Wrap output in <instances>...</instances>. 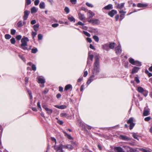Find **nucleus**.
Listing matches in <instances>:
<instances>
[{
	"label": "nucleus",
	"instance_id": "1",
	"mask_svg": "<svg viewBox=\"0 0 152 152\" xmlns=\"http://www.w3.org/2000/svg\"><path fill=\"white\" fill-rule=\"evenodd\" d=\"M95 61L94 63V67L92 70V75L87 82L88 85H89L93 80L99 77L98 75L100 71L99 60L98 56H95Z\"/></svg>",
	"mask_w": 152,
	"mask_h": 152
},
{
	"label": "nucleus",
	"instance_id": "2",
	"mask_svg": "<svg viewBox=\"0 0 152 152\" xmlns=\"http://www.w3.org/2000/svg\"><path fill=\"white\" fill-rule=\"evenodd\" d=\"M29 40L28 37L24 36L21 39V44L20 47L23 50H27L29 51L31 49V46H30L29 48H28V42Z\"/></svg>",
	"mask_w": 152,
	"mask_h": 152
},
{
	"label": "nucleus",
	"instance_id": "3",
	"mask_svg": "<svg viewBox=\"0 0 152 152\" xmlns=\"http://www.w3.org/2000/svg\"><path fill=\"white\" fill-rule=\"evenodd\" d=\"M94 55L92 54H90V52L88 53V56L87 59V65L86 67L88 66H91L92 62L93 60Z\"/></svg>",
	"mask_w": 152,
	"mask_h": 152
},
{
	"label": "nucleus",
	"instance_id": "4",
	"mask_svg": "<svg viewBox=\"0 0 152 152\" xmlns=\"http://www.w3.org/2000/svg\"><path fill=\"white\" fill-rule=\"evenodd\" d=\"M127 123L130 124L129 129L130 130L132 129L135 125V124L133 123V118L132 117L130 118L127 121Z\"/></svg>",
	"mask_w": 152,
	"mask_h": 152
},
{
	"label": "nucleus",
	"instance_id": "5",
	"mask_svg": "<svg viewBox=\"0 0 152 152\" xmlns=\"http://www.w3.org/2000/svg\"><path fill=\"white\" fill-rule=\"evenodd\" d=\"M115 50L117 55H120L121 54L122 52V50L120 44L119 45L115 48Z\"/></svg>",
	"mask_w": 152,
	"mask_h": 152
},
{
	"label": "nucleus",
	"instance_id": "6",
	"mask_svg": "<svg viewBox=\"0 0 152 152\" xmlns=\"http://www.w3.org/2000/svg\"><path fill=\"white\" fill-rule=\"evenodd\" d=\"M117 13V11L116 10H112L111 11L108 12V15L111 17H113L114 15Z\"/></svg>",
	"mask_w": 152,
	"mask_h": 152
},
{
	"label": "nucleus",
	"instance_id": "7",
	"mask_svg": "<svg viewBox=\"0 0 152 152\" xmlns=\"http://www.w3.org/2000/svg\"><path fill=\"white\" fill-rule=\"evenodd\" d=\"M29 14L30 11H29L26 10L24 11V15L23 17V19L24 20H25L27 19Z\"/></svg>",
	"mask_w": 152,
	"mask_h": 152
},
{
	"label": "nucleus",
	"instance_id": "8",
	"mask_svg": "<svg viewBox=\"0 0 152 152\" xmlns=\"http://www.w3.org/2000/svg\"><path fill=\"white\" fill-rule=\"evenodd\" d=\"M102 48L104 50L108 51L109 50V44L107 43L103 45H102Z\"/></svg>",
	"mask_w": 152,
	"mask_h": 152
},
{
	"label": "nucleus",
	"instance_id": "9",
	"mask_svg": "<svg viewBox=\"0 0 152 152\" xmlns=\"http://www.w3.org/2000/svg\"><path fill=\"white\" fill-rule=\"evenodd\" d=\"M113 8V5L111 4H110L104 7L103 8V9L107 10H109L112 9Z\"/></svg>",
	"mask_w": 152,
	"mask_h": 152
},
{
	"label": "nucleus",
	"instance_id": "10",
	"mask_svg": "<svg viewBox=\"0 0 152 152\" xmlns=\"http://www.w3.org/2000/svg\"><path fill=\"white\" fill-rule=\"evenodd\" d=\"M54 149L56 150L57 151L58 150H60L61 151H63L62 150V145H60L58 146H56V145H55L54 146Z\"/></svg>",
	"mask_w": 152,
	"mask_h": 152
},
{
	"label": "nucleus",
	"instance_id": "11",
	"mask_svg": "<svg viewBox=\"0 0 152 152\" xmlns=\"http://www.w3.org/2000/svg\"><path fill=\"white\" fill-rule=\"evenodd\" d=\"M140 69V68L136 66H134L132 69V74H134L137 72Z\"/></svg>",
	"mask_w": 152,
	"mask_h": 152
},
{
	"label": "nucleus",
	"instance_id": "12",
	"mask_svg": "<svg viewBox=\"0 0 152 152\" xmlns=\"http://www.w3.org/2000/svg\"><path fill=\"white\" fill-rule=\"evenodd\" d=\"M115 4H117L116 7L117 8L121 9L124 7L125 3H123L121 4H119V3H116Z\"/></svg>",
	"mask_w": 152,
	"mask_h": 152
},
{
	"label": "nucleus",
	"instance_id": "13",
	"mask_svg": "<svg viewBox=\"0 0 152 152\" xmlns=\"http://www.w3.org/2000/svg\"><path fill=\"white\" fill-rule=\"evenodd\" d=\"M39 7L41 9H45V2L43 1H41L39 4Z\"/></svg>",
	"mask_w": 152,
	"mask_h": 152
},
{
	"label": "nucleus",
	"instance_id": "14",
	"mask_svg": "<svg viewBox=\"0 0 152 152\" xmlns=\"http://www.w3.org/2000/svg\"><path fill=\"white\" fill-rule=\"evenodd\" d=\"M120 138L124 140H129V138L126 136L121 135L120 136Z\"/></svg>",
	"mask_w": 152,
	"mask_h": 152
},
{
	"label": "nucleus",
	"instance_id": "15",
	"mask_svg": "<svg viewBox=\"0 0 152 152\" xmlns=\"http://www.w3.org/2000/svg\"><path fill=\"white\" fill-rule=\"evenodd\" d=\"M55 107L56 108L61 109H64L66 107V106L65 105H61L60 106L55 105Z\"/></svg>",
	"mask_w": 152,
	"mask_h": 152
},
{
	"label": "nucleus",
	"instance_id": "16",
	"mask_svg": "<svg viewBox=\"0 0 152 152\" xmlns=\"http://www.w3.org/2000/svg\"><path fill=\"white\" fill-rule=\"evenodd\" d=\"M45 82V80L44 78H38V83H39L44 84Z\"/></svg>",
	"mask_w": 152,
	"mask_h": 152
},
{
	"label": "nucleus",
	"instance_id": "17",
	"mask_svg": "<svg viewBox=\"0 0 152 152\" xmlns=\"http://www.w3.org/2000/svg\"><path fill=\"white\" fill-rule=\"evenodd\" d=\"M78 15L80 19L81 20H83L85 18L84 15L81 13H78Z\"/></svg>",
	"mask_w": 152,
	"mask_h": 152
},
{
	"label": "nucleus",
	"instance_id": "18",
	"mask_svg": "<svg viewBox=\"0 0 152 152\" xmlns=\"http://www.w3.org/2000/svg\"><path fill=\"white\" fill-rule=\"evenodd\" d=\"M100 22L98 19H93V24H99Z\"/></svg>",
	"mask_w": 152,
	"mask_h": 152
},
{
	"label": "nucleus",
	"instance_id": "19",
	"mask_svg": "<svg viewBox=\"0 0 152 152\" xmlns=\"http://www.w3.org/2000/svg\"><path fill=\"white\" fill-rule=\"evenodd\" d=\"M148 6V5L146 4H143L142 3H139L137 4V6L139 7H146Z\"/></svg>",
	"mask_w": 152,
	"mask_h": 152
},
{
	"label": "nucleus",
	"instance_id": "20",
	"mask_svg": "<svg viewBox=\"0 0 152 152\" xmlns=\"http://www.w3.org/2000/svg\"><path fill=\"white\" fill-rule=\"evenodd\" d=\"M39 23L33 26V28L35 31H37V28H39Z\"/></svg>",
	"mask_w": 152,
	"mask_h": 152
},
{
	"label": "nucleus",
	"instance_id": "21",
	"mask_svg": "<svg viewBox=\"0 0 152 152\" xmlns=\"http://www.w3.org/2000/svg\"><path fill=\"white\" fill-rule=\"evenodd\" d=\"M133 65H136L138 66H141L142 65L141 63L138 61H135Z\"/></svg>",
	"mask_w": 152,
	"mask_h": 152
},
{
	"label": "nucleus",
	"instance_id": "22",
	"mask_svg": "<svg viewBox=\"0 0 152 152\" xmlns=\"http://www.w3.org/2000/svg\"><path fill=\"white\" fill-rule=\"evenodd\" d=\"M115 43L114 42H111L109 44V48L111 49H113L115 47Z\"/></svg>",
	"mask_w": 152,
	"mask_h": 152
},
{
	"label": "nucleus",
	"instance_id": "23",
	"mask_svg": "<svg viewBox=\"0 0 152 152\" xmlns=\"http://www.w3.org/2000/svg\"><path fill=\"white\" fill-rule=\"evenodd\" d=\"M68 19L70 22H75V19L73 16L68 17Z\"/></svg>",
	"mask_w": 152,
	"mask_h": 152
},
{
	"label": "nucleus",
	"instance_id": "24",
	"mask_svg": "<svg viewBox=\"0 0 152 152\" xmlns=\"http://www.w3.org/2000/svg\"><path fill=\"white\" fill-rule=\"evenodd\" d=\"M137 90L140 93H142L144 90L143 88L141 87H139L137 88Z\"/></svg>",
	"mask_w": 152,
	"mask_h": 152
},
{
	"label": "nucleus",
	"instance_id": "25",
	"mask_svg": "<svg viewBox=\"0 0 152 152\" xmlns=\"http://www.w3.org/2000/svg\"><path fill=\"white\" fill-rule=\"evenodd\" d=\"M37 11V10L34 7H32L31 9V13H36Z\"/></svg>",
	"mask_w": 152,
	"mask_h": 152
},
{
	"label": "nucleus",
	"instance_id": "26",
	"mask_svg": "<svg viewBox=\"0 0 152 152\" xmlns=\"http://www.w3.org/2000/svg\"><path fill=\"white\" fill-rule=\"evenodd\" d=\"M93 38L96 42H98L99 41V38L97 36H93Z\"/></svg>",
	"mask_w": 152,
	"mask_h": 152
},
{
	"label": "nucleus",
	"instance_id": "27",
	"mask_svg": "<svg viewBox=\"0 0 152 152\" xmlns=\"http://www.w3.org/2000/svg\"><path fill=\"white\" fill-rule=\"evenodd\" d=\"M129 61L130 63L133 65L135 61L134 60V59L132 58H130L129 59Z\"/></svg>",
	"mask_w": 152,
	"mask_h": 152
},
{
	"label": "nucleus",
	"instance_id": "28",
	"mask_svg": "<svg viewBox=\"0 0 152 152\" xmlns=\"http://www.w3.org/2000/svg\"><path fill=\"white\" fill-rule=\"evenodd\" d=\"M47 111V113L48 114L50 115L53 112V110L52 109H49L48 108L45 110Z\"/></svg>",
	"mask_w": 152,
	"mask_h": 152
},
{
	"label": "nucleus",
	"instance_id": "29",
	"mask_svg": "<svg viewBox=\"0 0 152 152\" xmlns=\"http://www.w3.org/2000/svg\"><path fill=\"white\" fill-rule=\"evenodd\" d=\"M64 133V134L65 136H67V137L69 140H72L73 139L72 137L69 135L68 134L66 133L65 132H63Z\"/></svg>",
	"mask_w": 152,
	"mask_h": 152
},
{
	"label": "nucleus",
	"instance_id": "30",
	"mask_svg": "<svg viewBox=\"0 0 152 152\" xmlns=\"http://www.w3.org/2000/svg\"><path fill=\"white\" fill-rule=\"evenodd\" d=\"M125 148L126 149H127V150L128 151H129L130 152H132L134 151V150L133 149H132L131 148H129L128 146H126L125 147Z\"/></svg>",
	"mask_w": 152,
	"mask_h": 152
},
{
	"label": "nucleus",
	"instance_id": "31",
	"mask_svg": "<svg viewBox=\"0 0 152 152\" xmlns=\"http://www.w3.org/2000/svg\"><path fill=\"white\" fill-rule=\"evenodd\" d=\"M145 73L148 75L149 77H151L152 76V73L149 72V71L147 69L145 71Z\"/></svg>",
	"mask_w": 152,
	"mask_h": 152
},
{
	"label": "nucleus",
	"instance_id": "32",
	"mask_svg": "<svg viewBox=\"0 0 152 152\" xmlns=\"http://www.w3.org/2000/svg\"><path fill=\"white\" fill-rule=\"evenodd\" d=\"M4 37L6 39H9L11 37V36L9 34H6L5 35Z\"/></svg>",
	"mask_w": 152,
	"mask_h": 152
},
{
	"label": "nucleus",
	"instance_id": "33",
	"mask_svg": "<svg viewBox=\"0 0 152 152\" xmlns=\"http://www.w3.org/2000/svg\"><path fill=\"white\" fill-rule=\"evenodd\" d=\"M27 91L28 92V94L29 95V97L30 99H32V94L31 91L29 90L28 89H27Z\"/></svg>",
	"mask_w": 152,
	"mask_h": 152
},
{
	"label": "nucleus",
	"instance_id": "34",
	"mask_svg": "<svg viewBox=\"0 0 152 152\" xmlns=\"http://www.w3.org/2000/svg\"><path fill=\"white\" fill-rule=\"evenodd\" d=\"M38 51L37 49V48H32L31 50V53H35Z\"/></svg>",
	"mask_w": 152,
	"mask_h": 152
},
{
	"label": "nucleus",
	"instance_id": "35",
	"mask_svg": "<svg viewBox=\"0 0 152 152\" xmlns=\"http://www.w3.org/2000/svg\"><path fill=\"white\" fill-rule=\"evenodd\" d=\"M89 17L90 18H92L95 15L94 13L92 12L91 11H90L89 12Z\"/></svg>",
	"mask_w": 152,
	"mask_h": 152
},
{
	"label": "nucleus",
	"instance_id": "36",
	"mask_svg": "<svg viewBox=\"0 0 152 152\" xmlns=\"http://www.w3.org/2000/svg\"><path fill=\"white\" fill-rule=\"evenodd\" d=\"M10 41L12 44H14L15 43V38L14 37L10 39Z\"/></svg>",
	"mask_w": 152,
	"mask_h": 152
},
{
	"label": "nucleus",
	"instance_id": "37",
	"mask_svg": "<svg viewBox=\"0 0 152 152\" xmlns=\"http://www.w3.org/2000/svg\"><path fill=\"white\" fill-rule=\"evenodd\" d=\"M83 33L85 35H86V36L88 37H90L91 36V34H89L87 31H83Z\"/></svg>",
	"mask_w": 152,
	"mask_h": 152
},
{
	"label": "nucleus",
	"instance_id": "38",
	"mask_svg": "<svg viewBox=\"0 0 152 152\" xmlns=\"http://www.w3.org/2000/svg\"><path fill=\"white\" fill-rule=\"evenodd\" d=\"M149 115V111L148 110H144L143 113V115L144 116H147Z\"/></svg>",
	"mask_w": 152,
	"mask_h": 152
},
{
	"label": "nucleus",
	"instance_id": "39",
	"mask_svg": "<svg viewBox=\"0 0 152 152\" xmlns=\"http://www.w3.org/2000/svg\"><path fill=\"white\" fill-rule=\"evenodd\" d=\"M18 56L19 58L21 59L23 61L25 62L26 61V59L22 55H19Z\"/></svg>",
	"mask_w": 152,
	"mask_h": 152
},
{
	"label": "nucleus",
	"instance_id": "40",
	"mask_svg": "<svg viewBox=\"0 0 152 152\" xmlns=\"http://www.w3.org/2000/svg\"><path fill=\"white\" fill-rule=\"evenodd\" d=\"M85 24L81 22V21H79L78 23H77L75 24V25L76 26H78V25H80L82 26H83Z\"/></svg>",
	"mask_w": 152,
	"mask_h": 152
},
{
	"label": "nucleus",
	"instance_id": "41",
	"mask_svg": "<svg viewBox=\"0 0 152 152\" xmlns=\"http://www.w3.org/2000/svg\"><path fill=\"white\" fill-rule=\"evenodd\" d=\"M68 115L65 113H62L61 114V117H68Z\"/></svg>",
	"mask_w": 152,
	"mask_h": 152
},
{
	"label": "nucleus",
	"instance_id": "42",
	"mask_svg": "<svg viewBox=\"0 0 152 152\" xmlns=\"http://www.w3.org/2000/svg\"><path fill=\"white\" fill-rule=\"evenodd\" d=\"M64 10L66 14L69 13L70 11L69 9L67 7H66L64 8Z\"/></svg>",
	"mask_w": 152,
	"mask_h": 152
},
{
	"label": "nucleus",
	"instance_id": "43",
	"mask_svg": "<svg viewBox=\"0 0 152 152\" xmlns=\"http://www.w3.org/2000/svg\"><path fill=\"white\" fill-rule=\"evenodd\" d=\"M125 14H122L120 15V20L121 21L124 18Z\"/></svg>",
	"mask_w": 152,
	"mask_h": 152
},
{
	"label": "nucleus",
	"instance_id": "44",
	"mask_svg": "<svg viewBox=\"0 0 152 152\" xmlns=\"http://www.w3.org/2000/svg\"><path fill=\"white\" fill-rule=\"evenodd\" d=\"M18 26V27H20L23 26L22 23L21 21H19L17 23Z\"/></svg>",
	"mask_w": 152,
	"mask_h": 152
},
{
	"label": "nucleus",
	"instance_id": "45",
	"mask_svg": "<svg viewBox=\"0 0 152 152\" xmlns=\"http://www.w3.org/2000/svg\"><path fill=\"white\" fill-rule=\"evenodd\" d=\"M32 69L34 71H35L37 69V68L36 65L34 64H32L31 66Z\"/></svg>",
	"mask_w": 152,
	"mask_h": 152
},
{
	"label": "nucleus",
	"instance_id": "46",
	"mask_svg": "<svg viewBox=\"0 0 152 152\" xmlns=\"http://www.w3.org/2000/svg\"><path fill=\"white\" fill-rule=\"evenodd\" d=\"M22 36L21 35H18L16 36V38L17 40L19 41L21 39Z\"/></svg>",
	"mask_w": 152,
	"mask_h": 152
},
{
	"label": "nucleus",
	"instance_id": "47",
	"mask_svg": "<svg viewBox=\"0 0 152 152\" xmlns=\"http://www.w3.org/2000/svg\"><path fill=\"white\" fill-rule=\"evenodd\" d=\"M37 34V31L34 32L33 31L31 33V35L33 38H34Z\"/></svg>",
	"mask_w": 152,
	"mask_h": 152
},
{
	"label": "nucleus",
	"instance_id": "48",
	"mask_svg": "<svg viewBox=\"0 0 152 152\" xmlns=\"http://www.w3.org/2000/svg\"><path fill=\"white\" fill-rule=\"evenodd\" d=\"M31 0H26V5H28L30 4L31 3Z\"/></svg>",
	"mask_w": 152,
	"mask_h": 152
},
{
	"label": "nucleus",
	"instance_id": "49",
	"mask_svg": "<svg viewBox=\"0 0 152 152\" xmlns=\"http://www.w3.org/2000/svg\"><path fill=\"white\" fill-rule=\"evenodd\" d=\"M16 32V30L15 29H11V34L12 35H14L15 34Z\"/></svg>",
	"mask_w": 152,
	"mask_h": 152
},
{
	"label": "nucleus",
	"instance_id": "50",
	"mask_svg": "<svg viewBox=\"0 0 152 152\" xmlns=\"http://www.w3.org/2000/svg\"><path fill=\"white\" fill-rule=\"evenodd\" d=\"M66 148L69 149L70 150L72 149L73 148V146L72 145H67L66 146Z\"/></svg>",
	"mask_w": 152,
	"mask_h": 152
},
{
	"label": "nucleus",
	"instance_id": "51",
	"mask_svg": "<svg viewBox=\"0 0 152 152\" xmlns=\"http://www.w3.org/2000/svg\"><path fill=\"white\" fill-rule=\"evenodd\" d=\"M43 36L41 34H39L38 35V38L39 40L42 39Z\"/></svg>",
	"mask_w": 152,
	"mask_h": 152
},
{
	"label": "nucleus",
	"instance_id": "52",
	"mask_svg": "<svg viewBox=\"0 0 152 152\" xmlns=\"http://www.w3.org/2000/svg\"><path fill=\"white\" fill-rule=\"evenodd\" d=\"M134 80L137 83H139L140 82L139 78L137 77H135Z\"/></svg>",
	"mask_w": 152,
	"mask_h": 152
},
{
	"label": "nucleus",
	"instance_id": "53",
	"mask_svg": "<svg viewBox=\"0 0 152 152\" xmlns=\"http://www.w3.org/2000/svg\"><path fill=\"white\" fill-rule=\"evenodd\" d=\"M72 88V86H65L64 90L67 91Z\"/></svg>",
	"mask_w": 152,
	"mask_h": 152
},
{
	"label": "nucleus",
	"instance_id": "54",
	"mask_svg": "<svg viewBox=\"0 0 152 152\" xmlns=\"http://www.w3.org/2000/svg\"><path fill=\"white\" fill-rule=\"evenodd\" d=\"M86 5L89 7H93V5L91 4H90L88 2L86 3Z\"/></svg>",
	"mask_w": 152,
	"mask_h": 152
},
{
	"label": "nucleus",
	"instance_id": "55",
	"mask_svg": "<svg viewBox=\"0 0 152 152\" xmlns=\"http://www.w3.org/2000/svg\"><path fill=\"white\" fill-rule=\"evenodd\" d=\"M42 107L44 108L45 110H47V109L48 108L47 105L45 104H43L42 105Z\"/></svg>",
	"mask_w": 152,
	"mask_h": 152
},
{
	"label": "nucleus",
	"instance_id": "56",
	"mask_svg": "<svg viewBox=\"0 0 152 152\" xmlns=\"http://www.w3.org/2000/svg\"><path fill=\"white\" fill-rule=\"evenodd\" d=\"M59 26V24L58 23H55L53 24L52 25V27L53 28H56L58 26Z\"/></svg>",
	"mask_w": 152,
	"mask_h": 152
},
{
	"label": "nucleus",
	"instance_id": "57",
	"mask_svg": "<svg viewBox=\"0 0 152 152\" xmlns=\"http://www.w3.org/2000/svg\"><path fill=\"white\" fill-rule=\"evenodd\" d=\"M39 0H36L34 2V4L35 5H37L39 3Z\"/></svg>",
	"mask_w": 152,
	"mask_h": 152
},
{
	"label": "nucleus",
	"instance_id": "58",
	"mask_svg": "<svg viewBox=\"0 0 152 152\" xmlns=\"http://www.w3.org/2000/svg\"><path fill=\"white\" fill-rule=\"evenodd\" d=\"M28 77H25V81L26 85L27 84V83H28Z\"/></svg>",
	"mask_w": 152,
	"mask_h": 152
},
{
	"label": "nucleus",
	"instance_id": "59",
	"mask_svg": "<svg viewBox=\"0 0 152 152\" xmlns=\"http://www.w3.org/2000/svg\"><path fill=\"white\" fill-rule=\"evenodd\" d=\"M144 96H146L148 94V91L146 90H144L143 92Z\"/></svg>",
	"mask_w": 152,
	"mask_h": 152
},
{
	"label": "nucleus",
	"instance_id": "60",
	"mask_svg": "<svg viewBox=\"0 0 152 152\" xmlns=\"http://www.w3.org/2000/svg\"><path fill=\"white\" fill-rule=\"evenodd\" d=\"M86 40L88 42H89L90 43H91L92 42L91 39L90 38L87 37L86 38Z\"/></svg>",
	"mask_w": 152,
	"mask_h": 152
},
{
	"label": "nucleus",
	"instance_id": "61",
	"mask_svg": "<svg viewBox=\"0 0 152 152\" xmlns=\"http://www.w3.org/2000/svg\"><path fill=\"white\" fill-rule=\"evenodd\" d=\"M151 118L150 117H148L145 118L144 120L145 121H148L150 120Z\"/></svg>",
	"mask_w": 152,
	"mask_h": 152
},
{
	"label": "nucleus",
	"instance_id": "62",
	"mask_svg": "<svg viewBox=\"0 0 152 152\" xmlns=\"http://www.w3.org/2000/svg\"><path fill=\"white\" fill-rule=\"evenodd\" d=\"M36 23V21L35 20H31V23L32 25H34Z\"/></svg>",
	"mask_w": 152,
	"mask_h": 152
},
{
	"label": "nucleus",
	"instance_id": "63",
	"mask_svg": "<svg viewBox=\"0 0 152 152\" xmlns=\"http://www.w3.org/2000/svg\"><path fill=\"white\" fill-rule=\"evenodd\" d=\"M119 15L118 14H117L115 15V18L116 21H117L118 20L119 18Z\"/></svg>",
	"mask_w": 152,
	"mask_h": 152
},
{
	"label": "nucleus",
	"instance_id": "64",
	"mask_svg": "<svg viewBox=\"0 0 152 152\" xmlns=\"http://www.w3.org/2000/svg\"><path fill=\"white\" fill-rule=\"evenodd\" d=\"M89 47L91 49H92L93 50H95L96 49H95V48H94V47L92 45V44H90V45H89Z\"/></svg>",
	"mask_w": 152,
	"mask_h": 152
}]
</instances>
